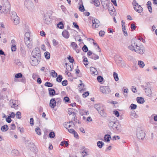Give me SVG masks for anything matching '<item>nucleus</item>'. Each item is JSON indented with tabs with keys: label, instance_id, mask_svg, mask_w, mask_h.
I'll list each match as a JSON object with an SVG mask.
<instances>
[{
	"label": "nucleus",
	"instance_id": "1",
	"mask_svg": "<svg viewBox=\"0 0 157 157\" xmlns=\"http://www.w3.org/2000/svg\"><path fill=\"white\" fill-rule=\"evenodd\" d=\"M110 128H111L117 132H121V125L116 121H110L108 123Z\"/></svg>",
	"mask_w": 157,
	"mask_h": 157
},
{
	"label": "nucleus",
	"instance_id": "2",
	"mask_svg": "<svg viewBox=\"0 0 157 157\" xmlns=\"http://www.w3.org/2000/svg\"><path fill=\"white\" fill-rule=\"evenodd\" d=\"M94 107L98 111L101 116L103 117H107V114L105 112V108L103 105L99 104H95L94 105Z\"/></svg>",
	"mask_w": 157,
	"mask_h": 157
},
{
	"label": "nucleus",
	"instance_id": "3",
	"mask_svg": "<svg viewBox=\"0 0 157 157\" xmlns=\"http://www.w3.org/2000/svg\"><path fill=\"white\" fill-rule=\"evenodd\" d=\"M25 6L28 10L31 12H33L35 10V7L33 3L30 0H26L25 2Z\"/></svg>",
	"mask_w": 157,
	"mask_h": 157
},
{
	"label": "nucleus",
	"instance_id": "4",
	"mask_svg": "<svg viewBox=\"0 0 157 157\" xmlns=\"http://www.w3.org/2000/svg\"><path fill=\"white\" fill-rule=\"evenodd\" d=\"M40 57L39 56H34L32 55L30 59V62L31 65L33 66L37 65L39 62Z\"/></svg>",
	"mask_w": 157,
	"mask_h": 157
},
{
	"label": "nucleus",
	"instance_id": "5",
	"mask_svg": "<svg viewBox=\"0 0 157 157\" xmlns=\"http://www.w3.org/2000/svg\"><path fill=\"white\" fill-rule=\"evenodd\" d=\"M138 45L137 39H132L131 44L128 46V48L132 52H135Z\"/></svg>",
	"mask_w": 157,
	"mask_h": 157
},
{
	"label": "nucleus",
	"instance_id": "6",
	"mask_svg": "<svg viewBox=\"0 0 157 157\" xmlns=\"http://www.w3.org/2000/svg\"><path fill=\"white\" fill-rule=\"evenodd\" d=\"M10 5L9 2H6L3 4L2 8V13H7L10 11Z\"/></svg>",
	"mask_w": 157,
	"mask_h": 157
},
{
	"label": "nucleus",
	"instance_id": "7",
	"mask_svg": "<svg viewBox=\"0 0 157 157\" xmlns=\"http://www.w3.org/2000/svg\"><path fill=\"white\" fill-rule=\"evenodd\" d=\"M132 5L135 11L139 13H140L142 11V8L140 5L138 4L136 0L133 1Z\"/></svg>",
	"mask_w": 157,
	"mask_h": 157
},
{
	"label": "nucleus",
	"instance_id": "8",
	"mask_svg": "<svg viewBox=\"0 0 157 157\" xmlns=\"http://www.w3.org/2000/svg\"><path fill=\"white\" fill-rule=\"evenodd\" d=\"M135 52L137 53L142 55L145 52V48L143 45L138 46V45Z\"/></svg>",
	"mask_w": 157,
	"mask_h": 157
},
{
	"label": "nucleus",
	"instance_id": "9",
	"mask_svg": "<svg viewBox=\"0 0 157 157\" xmlns=\"http://www.w3.org/2000/svg\"><path fill=\"white\" fill-rule=\"evenodd\" d=\"M11 18L13 21V23L14 24L17 25L19 23V17L17 15L15 12H13L11 15Z\"/></svg>",
	"mask_w": 157,
	"mask_h": 157
},
{
	"label": "nucleus",
	"instance_id": "10",
	"mask_svg": "<svg viewBox=\"0 0 157 157\" xmlns=\"http://www.w3.org/2000/svg\"><path fill=\"white\" fill-rule=\"evenodd\" d=\"M136 136L139 139L143 140L145 137V133L144 131L139 129L137 130Z\"/></svg>",
	"mask_w": 157,
	"mask_h": 157
},
{
	"label": "nucleus",
	"instance_id": "11",
	"mask_svg": "<svg viewBox=\"0 0 157 157\" xmlns=\"http://www.w3.org/2000/svg\"><path fill=\"white\" fill-rule=\"evenodd\" d=\"M100 90L101 92L105 94H108L111 92V90L107 86L101 87Z\"/></svg>",
	"mask_w": 157,
	"mask_h": 157
},
{
	"label": "nucleus",
	"instance_id": "12",
	"mask_svg": "<svg viewBox=\"0 0 157 157\" xmlns=\"http://www.w3.org/2000/svg\"><path fill=\"white\" fill-rule=\"evenodd\" d=\"M32 55L34 56H39L41 57V54L40 48L38 47H36L33 50Z\"/></svg>",
	"mask_w": 157,
	"mask_h": 157
},
{
	"label": "nucleus",
	"instance_id": "13",
	"mask_svg": "<svg viewBox=\"0 0 157 157\" xmlns=\"http://www.w3.org/2000/svg\"><path fill=\"white\" fill-rule=\"evenodd\" d=\"M92 27L94 29L98 28L99 26L100 22L98 20L96 19H94L92 20Z\"/></svg>",
	"mask_w": 157,
	"mask_h": 157
},
{
	"label": "nucleus",
	"instance_id": "14",
	"mask_svg": "<svg viewBox=\"0 0 157 157\" xmlns=\"http://www.w3.org/2000/svg\"><path fill=\"white\" fill-rule=\"evenodd\" d=\"M146 94L148 96L150 97L151 96V91L150 87L146 85L144 89Z\"/></svg>",
	"mask_w": 157,
	"mask_h": 157
},
{
	"label": "nucleus",
	"instance_id": "15",
	"mask_svg": "<svg viewBox=\"0 0 157 157\" xmlns=\"http://www.w3.org/2000/svg\"><path fill=\"white\" fill-rule=\"evenodd\" d=\"M10 105L12 108H14L15 109H18V105L16 103V101L11 100L10 101Z\"/></svg>",
	"mask_w": 157,
	"mask_h": 157
},
{
	"label": "nucleus",
	"instance_id": "16",
	"mask_svg": "<svg viewBox=\"0 0 157 157\" xmlns=\"http://www.w3.org/2000/svg\"><path fill=\"white\" fill-rule=\"evenodd\" d=\"M44 21L45 23L47 24H48L51 22V19L49 15H46L44 16Z\"/></svg>",
	"mask_w": 157,
	"mask_h": 157
},
{
	"label": "nucleus",
	"instance_id": "17",
	"mask_svg": "<svg viewBox=\"0 0 157 157\" xmlns=\"http://www.w3.org/2000/svg\"><path fill=\"white\" fill-rule=\"evenodd\" d=\"M25 43L28 48L31 49L33 48V41L25 42Z\"/></svg>",
	"mask_w": 157,
	"mask_h": 157
},
{
	"label": "nucleus",
	"instance_id": "18",
	"mask_svg": "<svg viewBox=\"0 0 157 157\" xmlns=\"http://www.w3.org/2000/svg\"><path fill=\"white\" fill-rule=\"evenodd\" d=\"M56 101L54 98L52 99L50 102V106L52 108H54L56 105Z\"/></svg>",
	"mask_w": 157,
	"mask_h": 157
},
{
	"label": "nucleus",
	"instance_id": "19",
	"mask_svg": "<svg viewBox=\"0 0 157 157\" xmlns=\"http://www.w3.org/2000/svg\"><path fill=\"white\" fill-rule=\"evenodd\" d=\"M68 132L71 133L74 135V136L76 138H78V135L76 132H75L73 129L71 128H68Z\"/></svg>",
	"mask_w": 157,
	"mask_h": 157
},
{
	"label": "nucleus",
	"instance_id": "20",
	"mask_svg": "<svg viewBox=\"0 0 157 157\" xmlns=\"http://www.w3.org/2000/svg\"><path fill=\"white\" fill-rule=\"evenodd\" d=\"M63 36L65 38H68L69 36V33L66 30H64L62 33Z\"/></svg>",
	"mask_w": 157,
	"mask_h": 157
},
{
	"label": "nucleus",
	"instance_id": "21",
	"mask_svg": "<svg viewBox=\"0 0 157 157\" xmlns=\"http://www.w3.org/2000/svg\"><path fill=\"white\" fill-rule=\"evenodd\" d=\"M116 62L118 65H120L121 67H123L124 66V64L123 61L120 58L118 59H117L116 60Z\"/></svg>",
	"mask_w": 157,
	"mask_h": 157
},
{
	"label": "nucleus",
	"instance_id": "22",
	"mask_svg": "<svg viewBox=\"0 0 157 157\" xmlns=\"http://www.w3.org/2000/svg\"><path fill=\"white\" fill-rule=\"evenodd\" d=\"M90 71L92 72V74L97 75L98 73V72L96 69L93 67H90Z\"/></svg>",
	"mask_w": 157,
	"mask_h": 157
},
{
	"label": "nucleus",
	"instance_id": "23",
	"mask_svg": "<svg viewBox=\"0 0 157 157\" xmlns=\"http://www.w3.org/2000/svg\"><path fill=\"white\" fill-rule=\"evenodd\" d=\"M11 154L13 156H16L19 155V152L17 150L14 149L12 151Z\"/></svg>",
	"mask_w": 157,
	"mask_h": 157
},
{
	"label": "nucleus",
	"instance_id": "24",
	"mask_svg": "<svg viewBox=\"0 0 157 157\" xmlns=\"http://www.w3.org/2000/svg\"><path fill=\"white\" fill-rule=\"evenodd\" d=\"M48 90L49 91V94L51 96H53L56 93L55 90L52 88H48Z\"/></svg>",
	"mask_w": 157,
	"mask_h": 157
},
{
	"label": "nucleus",
	"instance_id": "25",
	"mask_svg": "<svg viewBox=\"0 0 157 157\" xmlns=\"http://www.w3.org/2000/svg\"><path fill=\"white\" fill-rule=\"evenodd\" d=\"M130 115L131 118L132 119L136 118L137 117V115L135 112L133 110L131 111Z\"/></svg>",
	"mask_w": 157,
	"mask_h": 157
},
{
	"label": "nucleus",
	"instance_id": "26",
	"mask_svg": "<svg viewBox=\"0 0 157 157\" xmlns=\"http://www.w3.org/2000/svg\"><path fill=\"white\" fill-rule=\"evenodd\" d=\"M151 2L148 1L147 3V6L148 9L150 13H151L152 12V8L151 7Z\"/></svg>",
	"mask_w": 157,
	"mask_h": 157
},
{
	"label": "nucleus",
	"instance_id": "27",
	"mask_svg": "<svg viewBox=\"0 0 157 157\" xmlns=\"http://www.w3.org/2000/svg\"><path fill=\"white\" fill-rule=\"evenodd\" d=\"M9 129L7 125H4L2 126L1 128V130L2 132H6Z\"/></svg>",
	"mask_w": 157,
	"mask_h": 157
},
{
	"label": "nucleus",
	"instance_id": "28",
	"mask_svg": "<svg viewBox=\"0 0 157 157\" xmlns=\"http://www.w3.org/2000/svg\"><path fill=\"white\" fill-rule=\"evenodd\" d=\"M20 51L22 56L24 57L26 54V51L25 48L24 47H21L20 48Z\"/></svg>",
	"mask_w": 157,
	"mask_h": 157
},
{
	"label": "nucleus",
	"instance_id": "29",
	"mask_svg": "<svg viewBox=\"0 0 157 157\" xmlns=\"http://www.w3.org/2000/svg\"><path fill=\"white\" fill-rule=\"evenodd\" d=\"M136 100L138 103H143L144 102V99L142 97H137Z\"/></svg>",
	"mask_w": 157,
	"mask_h": 157
},
{
	"label": "nucleus",
	"instance_id": "30",
	"mask_svg": "<svg viewBox=\"0 0 157 157\" xmlns=\"http://www.w3.org/2000/svg\"><path fill=\"white\" fill-rule=\"evenodd\" d=\"M111 136L110 135L106 134L105 135L104 137L105 141L106 142H109L110 140Z\"/></svg>",
	"mask_w": 157,
	"mask_h": 157
},
{
	"label": "nucleus",
	"instance_id": "31",
	"mask_svg": "<svg viewBox=\"0 0 157 157\" xmlns=\"http://www.w3.org/2000/svg\"><path fill=\"white\" fill-rule=\"evenodd\" d=\"M60 145L61 146H64V145H65L66 147H67L69 145V144L68 142L67 141L64 140L61 142Z\"/></svg>",
	"mask_w": 157,
	"mask_h": 157
},
{
	"label": "nucleus",
	"instance_id": "32",
	"mask_svg": "<svg viewBox=\"0 0 157 157\" xmlns=\"http://www.w3.org/2000/svg\"><path fill=\"white\" fill-rule=\"evenodd\" d=\"M138 64L139 67L141 68H143L145 66L144 62L141 60L139 61L138 62Z\"/></svg>",
	"mask_w": 157,
	"mask_h": 157
},
{
	"label": "nucleus",
	"instance_id": "33",
	"mask_svg": "<svg viewBox=\"0 0 157 157\" xmlns=\"http://www.w3.org/2000/svg\"><path fill=\"white\" fill-rule=\"evenodd\" d=\"M104 144V143L101 141H98L97 143L98 146L100 148L102 147Z\"/></svg>",
	"mask_w": 157,
	"mask_h": 157
},
{
	"label": "nucleus",
	"instance_id": "34",
	"mask_svg": "<svg viewBox=\"0 0 157 157\" xmlns=\"http://www.w3.org/2000/svg\"><path fill=\"white\" fill-rule=\"evenodd\" d=\"M90 57L91 59L95 60L97 59H98L99 58V56L98 55L95 54L94 53H93L91 56Z\"/></svg>",
	"mask_w": 157,
	"mask_h": 157
},
{
	"label": "nucleus",
	"instance_id": "35",
	"mask_svg": "<svg viewBox=\"0 0 157 157\" xmlns=\"http://www.w3.org/2000/svg\"><path fill=\"white\" fill-rule=\"evenodd\" d=\"M50 74L53 77H56L57 76V73L54 70H51Z\"/></svg>",
	"mask_w": 157,
	"mask_h": 157
},
{
	"label": "nucleus",
	"instance_id": "36",
	"mask_svg": "<svg viewBox=\"0 0 157 157\" xmlns=\"http://www.w3.org/2000/svg\"><path fill=\"white\" fill-rule=\"evenodd\" d=\"M80 114L82 115L85 114L87 115L89 114V113L88 111H86V110H83L80 112Z\"/></svg>",
	"mask_w": 157,
	"mask_h": 157
},
{
	"label": "nucleus",
	"instance_id": "37",
	"mask_svg": "<svg viewBox=\"0 0 157 157\" xmlns=\"http://www.w3.org/2000/svg\"><path fill=\"white\" fill-rule=\"evenodd\" d=\"M82 4L80 5L79 7V10L81 12H83L84 11L85 9L84 6L82 4Z\"/></svg>",
	"mask_w": 157,
	"mask_h": 157
},
{
	"label": "nucleus",
	"instance_id": "38",
	"mask_svg": "<svg viewBox=\"0 0 157 157\" xmlns=\"http://www.w3.org/2000/svg\"><path fill=\"white\" fill-rule=\"evenodd\" d=\"M62 79L63 77L61 75H59L56 78V80L58 82H61Z\"/></svg>",
	"mask_w": 157,
	"mask_h": 157
},
{
	"label": "nucleus",
	"instance_id": "39",
	"mask_svg": "<svg viewBox=\"0 0 157 157\" xmlns=\"http://www.w3.org/2000/svg\"><path fill=\"white\" fill-rule=\"evenodd\" d=\"M44 55L45 56V58L48 59H49L50 58V54L48 52H46L44 53Z\"/></svg>",
	"mask_w": 157,
	"mask_h": 157
},
{
	"label": "nucleus",
	"instance_id": "40",
	"mask_svg": "<svg viewBox=\"0 0 157 157\" xmlns=\"http://www.w3.org/2000/svg\"><path fill=\"white\" fill-rule=\"evenodd\" d=\"M44 85L45 86L48 87H51L53 85L52 83L49 82H47L45 83Z\"/></svg>",
	"mask_w": 157,
	"mask_h": 157
},
{
	"label": "nucleus",
	"instance_id": "41",
	"mask_svg": "<svg viewBox=\"0 0 157 157\" xmlns=\"http://www.w3.org/2000/svg\"><path fill=\"white\" fill-rule=\"evenodd\" d=\"M81 154L83 157L88 155V152L86 151L85 149L82 152Z\"/></svg>",
	"mask_w": 157,
	"mask_h": 157
},
{
	"label": "nucleus",
	"instance_id": "42",
	"mask_svg": "<svg viewBox=\"0 0 157 157\" xmlns=\"http://www.w3.org/2000/svg\"><path fill=\"white\" fill-rule=\"evenodd\" d=\"M71 45L73 47L74 49H76L78 47L77 44L74 42H72L71 43Z\"/></svg>",
	"mask_w": 157,
	"mask_h": 157
},
{
	"label": "nucleus",
	"instance_id": "43",
	"mask_svg": "<svg viewBox=\"0 0 157 157\" xmlns=\"http://www.w3.org/2000/svg\"><path fill=\"white\" fill-rule=\"evenodd\" d=\"M35 131L37 134L39 135H40L41 134V133L40 132V129L37 127V128L35 129Z\"/></svg>",
	"mask_w": 157,
	"mask_h": 157
},
{
	"label": "nucleus",
	"instance_id": "44",
	"mask_svg": "<svg viewBox=\"0 0 157 157\" xmlns=\"http://www.w3.org/2000/svg\"><path fill=\"white\" fill-rule=\"evenodd\" d=\"M113 77L116 81H117L119 80L118 75L117 73L114 72L113 73Z\"/></svg>",
	"mask_w": 157,
	"mask_h": 157
},
{
	"label": "nucleus",
	"instance_id": "45",
	"mask_svg": "<svg viewBox=\"0 0 157 157\" xmlns=\"http://www.w3.org/2000/svg\"><path fill=\"white\" fill-rule=\"evenodd\" d=\"M57 27L61 29H63V25L61 22H60L59 24H57Z\"/></svg>",
	"mask_w": 157,
	"mask_h": 157
},
{
	"label": "nucleus",
	"instance_id": "46",
	"mask_svg": "<svg viewBox=\"0 0 157 157\" xmlns=\"http://www.w3.org/2000/svg\"><path fill=\"white\" fill-rule=\"evenodd\" d=\"M24 40L25 42L28 41H33L31 37H24Z\"/></svg>",
	"mask_w": 157,
	"mask_h": 157
},
{
	"label": "nucleus",
	"instance_id": "47",
	"mask_svg": "<svg viewBox=\"0 0 157 157\" xmlns=\"http://www.w3.org/2000/svg\"><path fill=\"white\" fill-rule=\"evenodd\" d=\"M49 136L51 138H53L55 136V134L53 132H51L49 134Z\"/></svg>",
	"mask_w": 157,
	"mask_h": 157
},
{
	"label": "nucleus",
	"instance_id": "48",
	"mask_svg": "<svg viewBox=\"0 0 157 157\" xmlns=\"http://www.w3.org/2000/svg\"><path fill=\"white\" fill-rule=\"evenodd\" d=\"M22 76V74L21 73H18L17 74L15 75V77L16 78H21Z\"/></svg>",
	"mask_w": 157,
	"mask_h": 157
},
{
	"label": "nucleus",
	"instance_id": "49",
	"mask_svg": "<svg viewBox=\"0 0 157 157\" xmlns=\"http://www.w3.org/2000/svg\"><path fill=\"white\" fill-rule=\"evenodd\" d=\"M136 105L133 104H132L130 106V108L132 109H135L136 108Z\"/></svg>",
	"mask_w": 157,
	"mask_h": 157
},
{
	"label": "nucleus",
	"instance_id": "50",
	"mask_svg": "<svg viewBox=\"0 0 157 157\" xmlns=\"http://www.w3.org/2000/svg\"><path fill=\"white\" fill-rule=\"evenodd\" d=\"M100 5V2L99 0H95L94 2V5L96 6H98Z\"/></svg>",
	"mask_w": 157,
	"mask_h": 157
},
{
	"label": "nucleus",
	"instance_id": "51",
	"mask_svg": "<svg viewBox=\"0 0 157 157\" xmlns=\"http://www.w3.org/2000/svg\"><path fill=\"white\" fill-rule=\"evenodd\" d=\"M11 49L12 51H15L16 49V47L15 44H12V45Z\"/></svg>",
	"mask_w": 157,
	"mask_h": 157
},
{
	"label": "nucleus",
	"instance_id": "52",
	"mask_svg": "<svg viewBox=\"0 0 157 157\" xmlns=\"http://www.w3.org/2000/svg\"><path fill=\"white\" fill-rule=\"evenodd\" d=\"M17 118L18 119H21V113L19 112H17L16 113Z\"/></svg>",
	"mask_w": 157,
	"mask_h": 157
},
{
	"label": "nucleus",
	"instance_id": "53",
	"mask_svg": "<svg viewBox=\"0 0 157 157\" xmlns=\"http://www.w3.org/2000/svg\"><path fill=\"white\" fill-rule=\"evenodd\" d=\"M82 50L84 52H86L88 51V48L85 45L82 48Z\"/></svg>",
	"mask_w": 157,
	"mask_h": 157
},
{
	"label": "nucleus",
	"instance_id": "54",
	"mask_svg": "<svg viewBox=\"0 0 157 157\" xmlns=\"http://www.w3.org/2000/svg\"><path fill=\"white\" fill-rule=\"evenodd\" d=\"M97 79L98 82H101L103 81V78L101 76H98Z\"/></svg>",
	"mask_w": 157,
	"mask_h": 157
},
{
	"label": "nucleus",
	"instance_id": "55",
	"mask_svg": "<svg viewBox=\"0 0 157 157\" xmlns=\"http://www.w3.org/2000/svg\"><path fill=\"white\" fill-rule=\"evenodd\" d=\"M31 33L30 32H28L25 33V37H31Z\"/></svg>",
	"mask_w": 157,
	"mask_h": 157
},
{
	"label": "nucleus",
	"instance_id": "56",
	"mask_svg": "<svg viewBox=\"0 0 157 157\" xmlns=\"http://www.w3.org/2000/svg\"><path fill=\"white\" fill-rule=\"evenodd\" d=\"M113 113L117 117H118L119 116V112L117 110H115L113 111Z\"/></svg>",
	"mask_w": 157,
	"mask_h": 157
},
{
	"label": "nucleus",
	"instance_id": "57",
	"mask_svg": "<svg viewBox=\"0 0 157 157\" xmlns=\"http://www.w3.org/2000/svg\"><path fill=\"white\" fill-rule=\"evenodd\" d=\"M62 85L63 86H66L67 84V80H64L62 82Z\"/></svg>",
	"mask_w": 157,
	"mask_h": 157
},
{
	"label": "nucleus",
	"instance_id": "58",
	"mask_svg": "<svg viewBox=\"0 0 157 157\" xmlns=\"http://www.w3.org/2000/svg\"><path fill=\"white\" fill-rule=\"evenodd\" d=\"M6 121L7 122L9 123L12 120L10 118V117L9 116L6 118Z\"/></svg>",
	"mask_w": 157,
	"mask_h": 157
},
{
	"label": "nucleus",
	"instance_id": "59",
	"mask_svg": "<svg viewBox=\"0 0 157 157\" xmlns=\"http://www.w3.org/2000/svg\"><path fill=\"white\" fill-rule=\"evenodd\" d=\"M68 113L69 115L72 114V113H73L72 109L71 108L69 109H68Z\"/></svg>",
	"mask_w": 157,
	"mask_h": 157
},
{
	"label": "nucleus",
	"instance_id": "60",
	"mask_svg": "<svg viewBox=\"0 0 157 157\" xmlns=\"http://www.w3.org/2000/svg\"><path fill=\"white\" fill-rule=\"evenodd\" d=\"M30 123L31 126H33L34 125V120L33 118H30Z\"/></svg>",
	"mask_w": 157,
	"mask_h": 157
},
{
	"label": "nucleus",
	"instance_id": "61",
	"mask_svg": "<svg viewBox=\"0 0 157 157\" xmlns=\"http://www.w3.org/2000/svg\"><path fill=\"white\" fill-rule=\"evenodd\" d=\"M105 33V32L104 31H100L99 32V35L100 36H103Z\"/></svg>",
	"mask_w": 157,
	"mask_h": 157
},
{
	"label": "nucleus",
	"instance_id": "62",
	"mask_svg": "<svg viewBox=\"0 0 157 157\" xmlns=\"http://www.w3.org/2000/svg\"><path fill=\"white\" fill-rule=\"evenodd\" d=\"M68 59L71 63H72L74 61V60L73 59V57H71L70 56H69L68 57Z\"/></svg>",
	"mask_w": 157,
	"mask_h": 157
},
{
	"label": "nucleus",
	"instance_id": "63",
	"mask_svg": "<svg viewBox=\"0 0 157 157\" xmlns=\"http://www.w3.org/2000/svg\"><path fill=\"white\" fill-rule=\"evenodd\" d=\"M52 43L53 45L54 46H56L58 44V43L57 42L56 40L53 39L52 40Z\"/></svg>",
	"mask_w": 157,
	"mask_h": 157
},
{
	"label": "nucleus",
	"instance_id": "64",
	"mask_svg": "<svg viewBox=\"0 0 157 157\" xmlns=\"http://www.w3.org/2000/svg\"><path fill=\"white\" fill-rule=\"evenodd\" d=\"M15 114L14 113L12 112L11 113V114L10 115V117L11 118H13L15 116Z\"/></svg>",
	"mask_w": 157,
	"mask_h": 157
}]
</instances>
